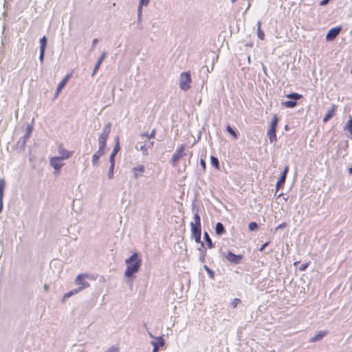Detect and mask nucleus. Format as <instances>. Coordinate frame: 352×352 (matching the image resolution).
Here are the masks:
<instances>
[{
  "instance_id": "nucleus-1",
  "label": "nucleus",
  "mask_w": 352,
  "mask_h": 352,
  "mask_svg": "<svg viewBox=\"0 0 352 352\" xmlns=\"http://www.w3.org/2000/svg\"><path fill=\"white\" fill-rule=\"evenodd\" d=\"M125 263L126 268L124 272V276L127 278H131L140 270L142 265V258L137 252H135L129 258L125 260Z\"/></svg>"
},
{
  "instance_id": "nucleus-2",
  "label": "nucleus",
  "mask_w": 352,
  "mask_h": 352,
  "mask_svg": "<svg viewBox=\"0 0 352 352\" xmlns=\"http://www.w3.org/2000/svg\"><path fill=\"white\" fill-rule=\"evenodd\" d=\"M278 122V118L276 115H274L267 130V135L269 138L270 143L276 142V127Z\"/></svg>"
},
{
  "instance_id": "nucleus-3",
  "label": "nucleus",
  "mask_w": 352,
  "mask_h": 352,
  "mask_svg": "<svg viewBox=\"0 0 352 352\" xmlns=\"http://www.w3.org/2000/svg\"><path fill=\"white\" fill-rule=\"evenodd\" d=\"M191 82L192 79L190 72H183L180 74L179 87L181 89L184 91L189 89L190 87Z\"/></svg>"
},
{
  "instance_id": "nucleus-4",
  "label": "nucleus",
  "mask_w": 352,
  "mask_h": 352,
  "mask_svg": "<svg viewBox=\"0 0 352 352\" xmlns=\"http://www.w3.org/2000/svg\"><path fill=\"white\" fill-rule=\"evenodd\" d=\"M111 124H107L103 129L102 133L98 138L100 152H101L102 150H104L106 146V142L111 131Z\"/></svg>"
},
{
  "instance_id": "nucleus-5",
  "label": "nucleus",
  "mask_w": 352,
  "mask_h": 352,
  "mask_svg": "<svg viewBox=\"0 0 352 352\" xmlns=\"http://www.w3.org/2000/svg\"><path fill=\"white\" fill-rule=\"evenodd\" d=\"M186 146L184 144H182L179 147H178L176 151L172 156L171 158V164L173 166L176 167L178 166L179 161L186 155L185 153Z\"/></svg>"
},
{
  "instance_id": "nucleus-6",
  "label": "nucleus",
  "mask_w": 352,
  "mask_h": 352,
  "mask_svg": "<svg viewBox=\"0 0 352 352\" xmlns=\"http://www.w3.org/2000/svg\"><path fill=\"white\" fill-rule=\"evenodd\" d=\"M287 98L292 100H287L283 102V105L286 108H294L296 106V101L302 98V95L298 93H292L286 96Z\"/></svg>"
},
{
  "instance_id": "nucleus-7",
  "label": "nucleus",
  "mask_w": 352,
  "mask_h": 352,
  "mask_svg": "<svg viewBox=\"0 0 352 352\" xmlns=\"http://www.w3.org/2000/svg\"><path fill=\"white\" fill-rule=\"evenodd\" d=\"M87 276L86 274H81L78 275L75 279V283L80 285L78 289H80V291L89 286V283L85 280V278Z\"/></svg>"
},
{
  "instance_id": "nucleus-8",
  "label": "nucleus",
  "mask_w": 352,
  "mask_h": 352,
  "mask_svg": "<svg viewBox=\"0 0 352 352\" xmlns=\"http://www.w3.org/2000/svg\"><path fill=\"white\" fill-rule=\"evenodd\" d=\"M72 73L67 74L63 78V80L58 83L57 88H56V93L54 94V98H56L58 97V96L59 95V94L60 93L62 89L65 87V85L67 83V82L72 77Z\"/></svg>"
},
{
  "instance_id": "nucleus-9",
  "label": "nucleus",
  "mask_w": 352,
  "mask_h": 352,
  "mask_svg": "<svg viewBox=\"0 0 352 352\" xmlns=\"http://www.w3.org/2000/svg\"><path fill=\"white\" fill-rule=\"evenodd\" d=\"M342 30L341 26L333 28L329 30L326 35V39L327 41L334 40L337 36L340 34Z\"/></svg>"
},
{
  "instance_id": "nucleus-10",
  "label": "nucleus",
  "mask_w": 352,
  "mask_h": 352,
  "mask_svg": "<svg viewBox=\"0 0 352 352\" xmlns=\"http://www.w3.org/2000/svg\"><path fill=\"white\" fill-rule=\"evenodd\" d=\"M191 232L192 234L195 238V240L197 243L201 242V226L192 225L190 223Z\"/></svg>"
},
{
  "instance_id": "nucleus-11",
  "label": "nucleus",
  "mask_w": 352,
  "mask_h": 352,
  "mask_svg": "<svg viewBox=\"0 0 352 352\" xmlns=\"http://www.w3.org/2000/svg\"><path fill=\"white\" fill-rule=\"evenodd\" d=\"M226 258L228 261L234 264H239L243 260V256L241 254L236 255L231 252H228L226 255Z\"/></svg>"
},
{
  "instance_id": "nucleus-12",
  "label": "nucleus",
  "mask_w": 352,
  "mask_h": 352,
  "mask_svg": "<svg viewBox=\"0 0 352 352\" xmlns=\"http://www.w3.org/2000/svg\"><path fill=\"white\" fill-rule=\"evenodd\" d=\"M61 160H63L60 157H52L50 159V164L55 170L59 171L64 165Z\"/></svg>"
},
{
  "instance_id": "nucleus-13",
  "label": "nucleus",
  "mask_w": 352,
  "mask_h": 352,
  "mask_svg": "<svg viewBox=\"0 0 352 352\" xmlns=\"http://www.w3.org/2000/svg\"><path fill=\"white\" fill-rule=\"evenodd\" d=\"M60 158L62 160H67L72 156L73 152L66 150L63 145H60L58 148Z\"/></svg>"
},
{
  "instance_id": "nucleus-14",
  "label": "nucleus",
  "mask_w": 352,
  "mask_h": 352,
  "mask_svg": "<svg viewBox=\"0 0 352 352\" xmlns=\"http://www.w3.org/2000/svg\"><path fill=\"white\" fill-rule=\"evenodd\" d=\"M40 56L39 59L41 62H43L44 58V54H45V50L47 44V38L44 36L43 38L40 40Z\"/></svg>"
},
{
  "instance_id": "nucleus-15",
  "label": "nucleus",
  "mask_w": 352,
  "mask_h": 352,
  "mask_svg": "<svg viewBox=\"0 0 352 352\" xmlns=\"http://www.w3.org/2000/svg\"><path fill=\"white\" fill-rule=\"evenodd\" d=\"M120 149V144H119V138H117L116 145H115L113 152L110 156V161L111 163V168H114V163H115L114 158H115L116 155L117 154V153L119 151Z\"/></svg>"
},
{
  "instance_id": "nucleus-16",
  "label": "nucleus",
  "mask_w": 352,
  "mask_h": 352,
  "mask_svg": "<svg viewBox=\"0 0 352 352\" xmlns=\"http://www.w3.org/2000/svg\"><path fill=\"white\" fill-rule=\"evenodd\" d=\"M145 171V168L142 164L138 165L136 167L133 168L132 172L135 178H138L142 176Z\"/></svg>"
},
{
  "instance_id": "nucleus-17",
  "label": "nucleus",
  "mask_w": 352,
  "mask_h": 352,
  "mask_svg": "<svg viewBox=\"0 0 352 352\" xmlns=\"http://www.w3.org/2000/svg\"><path fill=\"white\" fill-rule=\"evenodd\" d=\"M337 109V106L333 104L330 109H329L328 112L326 113L323 118V122H327L330 118L336 114V111Z\"/></svg>"
},
{
  "instance_id": "nucleus-18",
  "label": "nucleus",
  "mask_w": 352,
  "mask_h": 352,
  "mask_svg": "<svg viewBox=\"0 0 352 352\" xmlns=\"http://www.w3.org/2000/svg\"><path fill=\"white\" fill-rule=\"evenodd\" d=\"M153 352H157L159 346H163L164 345V340L162 337L157 338V342H153Z\"/></svg>"
},
{
  "instance_id": "nucleus-19",
  "label": "nucleus",
  "mask_w": 352,
  "mask_h": 352,
  "mask_svg": "<svg viewBox=\"0 0 352 352\" xmlns=\"http://www.w3.org/2000/svg\"><path fill=\"white\" fill-rule=\"evenodd\" d=\"M288 170H289V167L288 166H286L282 173V175H280L278 181L277 182V184H276V186L277 188L278 187L279 185L280 184H283L285 182V179H286V175L288 173Z\"/></svg>"
},
{
  "instance_id": "nucleus-20",
  "label": "nucleus",
  "mask_w": 352,
  "mask_h": 352,
  "mask_svg": "<svg viewBox=\"0 0 352 352\" xmlns=\"http://www.w3.org/2000/svg\"><path fill=\"white\" fill-rule=\"evenodd\" d=\"M327 334V331H320L318 333H317L316 336L312 337L310 339V342H316L318 340H322L326 335Z\"/></svg>"
},
{
  "instance_id": "nucleus-21",
  "label": "nucleus",
  "mask_w": 352,
  "mask_h": 352,
  "mask_svg": "<svg viewBox=\"0 0 352 352\" xmlns=\"http://www.w3.org/2000/svg\"><path fill=\"white\" fill-rule=\"evenodd\" d=\"M106 56V53L104 52L102 53V54L101 55V56L100 57V58L98 60L96 65H95V67H94V72H93V75H94L96 72L98 70V69L100 68L103 60L104 59Z\"/></svg>"
},
{
  "instance_id": "nucleus-22",
  "label": "nucleus",
  "mask_w": 352,
  "mask_h": 352,
  "mask_svg": "<svg viewBox=\"0 0 352 352\" xmlns=\"http://www.w3.org/2000/svg\"><path fill=\"white\" fill-rule=\"evenodd\" d=\"M215 232L218 235H221L226 232L224 226L221 223L219 222L216 224Z\"/></svg>"
},
{
  "instance_id": "nucleus-23",
  "label": "nucleus",
  "mask_w": 352,
  "mask_h": 352,
  "mask_svg": "<svg viewBox=\"0 0 352 352\" xmlns=\"http://www.w3.org/2000/svg\"><path fill=\"white\" fill-rule=\"evenodd\" d=\"M80 291V289L77 288V289H74L70 292H67L66 294H64L63 298L62 299V302H65L67 298L71 297L74 294H78Z\"/></svg>"
},
{
  "instance_id": "nucleus-24",
  "label": "nucleus",
  "mask_w": 352,
  "mask_h": 352,
  "mask_svg": "<svg viewBox=\"0 0 352 352\" xmlns=\"http://www.w3.org/2000/svg\"><path fill=\"white\" fill-rule=\"evenodd\" d=\"M104 153V150H102L101 152H100V148L96 151V153L93 155L92 157V162L93 164H97V162L99 160V158L101 155H102Z\"/></svg>"
},
{
  "instance_id": "nucleus-25",
  "label": "nucleus",
  "mask_w": 352,
  "mask_h": 352,
  "mask_svg": "<svg viewBox=\"0 0 352 352\" xmlns=\"http://www.w3.org/2000/svg\"><path fill=\"white\" fill-rule=\"evenodd\" d=\"M344 130L349 131L350 135L352 136V117L348 120L344 126Z\"/></svg>"
},
{
  "instance_id": "nucleus-26",
  "label": "nucleus",
  "mask_w": 352,
  "mask_h": 352,
  "mask_svg": "<svg viewBox=\"0 0 352 352\" xmlns=\"http://www.w3.org/2000/svg\"><path fill=\"white\" fill-rule=\"evenodd\" d=\"M210 160L212 166H214L217 170H219L220 167L219 160L216 157L211 156Z\"/></svg>"
},
{
  "instance_id": "nucleus-27",
  "label": "nucleus",
  "mask_w": 352,
  "mask_h": 352,
  "mask_svg": "<svg viewBox=\"0 0 352 352\" xmlns=\"http://www.w3.org/2000/svg\"><path fill=\"white\" fill-rule=\"evenodd\" d=\"M6 186V182L3 179H0V201H2V198L3 195V190Z\"/></svg>"
},
{
  "instance_id": "nucleus-28",
  "label": "nucleus",
  "mask_w": 352,
  "mask_h": 352,
  "mask_svg": "<svg viewBox=\"0 0 352 352\" xmlns=\"http://www.w3.org/2000/svg\"><path fill=\"white\" fill-rule=\"evenodd\" d=\"M204 239L206 241V243H207V245L208 247V248H213V244H212V240L210 238L207 232H205L204 233Z\"/></svg>"
},
{
  "instance_id": "nucleus-29",
  "label": "nucleus",
  "mask_w": 352,
  "mask_h": 352,
  "mask_svg": "<svg viewBox=\"0 0 352 352\" xmlns=\"http://www.w3.org/2000/svg\"><path fill=\"white\" fill-rule=\"evenodd\" d=\"M194 222H192V225H197L201 226V219L199 214L197 212L194 214Z\"/></svg>"
},
{
  "instance_id": "nucleus-30",
  "label": "nucleus",
  "mask_w": 352,
  "mask_h": 352,
  "mask_svg": "<svg viewBox=\"0 0 352 352\" xmlns=\"http://www.w3.org/2000/svg\"><path fill=\"white\" fill-rule=\"evenodd\" d=\"M257 35H258V37L261 40H263L265 38V34L261 29V23L260 22H258Z\"/></svg>"
},
{
  "instance_id": "nucleus-31",
  "label": "nucleus",
  "mask_w": 352,
  "mask_h": 352,
  "mask_svg": "<svg viewBox=\"0 0 352 352\" xmlns=\"http://www.w3.org/2000/svg\"><path fill=\"white\" fill-rule=\"evenodd\" d=\"M226 131L228 133H229L234 139H237V134L232 129V128L228 125L226 126Z\"/></svg>"
},
{
  "instance_id": "nucleus-32",
  "label": "nucleus",
  "mask_w": 352,
  "mask_h": 352,
  "mask_svg": "<svg viewBox=\"0 0 352 352\" xmlns=\"http://www.w3.org/2000/svg\"><path fill=\"white\" fill-rule=\"evenodd\" d=\"M150 0H140L138 12L140 13L142 10V6H147Z\"/></svg>"
},
{
  "instance_id": "nucleus-33",
  "label": "nucleus",
  "mask_w": 352,
  "mask_h": 352,
  "mask_svg": "<svg viewBox=\"0 0 352 352\" xmlns=\"http://www.w3.org/2000/svg\"><path fill=\"white\" fill-rule=\"evenodd\" d=\"M142 135V137H146L148 139L154 138L155 135V130L153 129L149 135L147 133H144Z\"/></svg>"
},
{
  "instance_id": "nucleus-34",
  "label": "nucleus",
  "mask_w": 352,
  "mask_h": 352,
  "mask_svg": "<svg viewBox=\"0 0 352 352\" xmlns=\"http://www.w3.org/2000/svg\"><path fill=\"white\" fill-rule=\"evenodd\" d=\"M239 303H241V300L239 298H234L231 302L232 308H236Z\"/></svg>"
},
{
  "instance_id": "nucleus-35",
  "label": "nucleus",
  "mask_w": 352,
  "mask_h": 352,
  "mask_svg": "<svg viewBox=\"0 0 352 352\" xmlns=\"http://www.w3.org/2000/svg\"><path fill=\"white\" fill-rule=\"evenodd\" d=\"M258 225L256 222H251L248 225V228L250 230H254L257 228Z\"/></svg>"
},
{
  "instance_id": "nucleus-36",
  "label": "nucleus",
  "mask_w": 352,
  "mask_h": 352,
  "mask_svg": "<svg viewBox=\"0 0 352 352\" xmlns=\"http://www.w3.org/2000/svg\"><path fill=\"white\" fill-rule=\"evenodd\" d=\"M107 352H120V349L117 346H111Z\"/></svg>"
},
{
  "instance_id": "nucleus-37",
  "label": "nucleus",
  "mask_w": 352,
  "mask_h": 352,
  "mask_svg": "<svg viewBox=\"0 0 352 352\" xmlns=\"http://www.w3.org/2000/svg\"><path fill=\"white\" fill-rule=\"evenodd\" d=\"M309 263H306L301 265L299 267L300 271H301V272L305 271L309 266Z\"/></svg>"
},
{
  "instance_id": "nucleus-38",
  "label": "nucleus",
  "mask_w": 352,
  "mask_h": 352,
  "mask_svg": "<svg viewBox=\"0 0 352 352\" xmlns=\"http://www.w3.org/2000/svg\"><path fill=\"white\" fill-rule=\"evenodd\" d=\"M200 164H201L203 169L205 170L206 168V164L205 161L204 160H201Z\"/></svg>"
},
{
  "instance_id": "nucleus-39",
  "label": "nucleus",
  "mask_w": 352,
  "mask_h": 352,
  "mask_svg": "<svg viewBox=\"0 0 352 352\" xmlns=\"http://www.w3.org/2000/svg\"><path fill=\"white\" fill-rule=\"evenodd\" d=\"M140 150H141V151H143V153H146V154L147 153H146V150H147V149H146V147L145 146H142L140 147Z\"/></svg>"
},
{
  "instance_id": "nucleus-40",
  "label": "nucleus",
  "mask_w": 352,
  "mask_h": 352,
  "mask_svg": "<svg viewBox=\"0 0 352 352\" xmlns=\"http://www.w3.org/2000/svg\"><path fill=\"white\" fill-rule=\"evenodd\" d=\"M267 245V243L263 244L259 249L260 251H263L264 248Z\"/></svg>"
},
{
  "instance_id": "nucleus-41",
  "label": "nucleus",
  "mask_w": 352,
  "mask_h": 352,
  "mask_svg": "<svg viewBox=\"0 0 352 352\" xmlns=\"http://www.w3.org/2000/svg\"><path fill=\"white\" fill-rule=\"evenodd\" d=\"M329 0H323L321 1L320 5L324 6L328 3Z\"/></svg>"
},
{
  "instance_id": "nucleus-42",
  "label": "nucleus",
  "mask_w": 352,
  "mask_h": 352,
  "mask_svg": "<svg viewBox=\"0 0 352 352\" xmlns=\"http://www.w3.org/2000/svg\"><path fill=\"white\" fill-rule=\"evenodd\" d=\"M48 288H49V286L47 285H44V289L47 291L48 290Z\"/></svg>"
},
{
  "instance_id": "nucleus-43",
  "label": "nucleus",
  "mask_w": 352,
  "mask_h": 352,
  "mask_svg": "<svg viewBox=\"0 0 352 352\" xmlns=\"http://www.w3.org/2000/svg\"><path fill=\"white\" fill-rule=\"evenodd\" d=\"M31 131H32V127L28 126V133H31Z\"/></svg>"
},
{
  "instance_id": "nucleus-44",
  "label": "nucleus",
  "mask_w": 352,
  "mask_h": 352,
  "mask_svg": "<svg viewBox=\"0 0 352 352\" xmlns=\"http://www.w3.org/2000/svg\"><path fill=\"white\" fill-rule=\"evenodd\" d=\"M284 226H285V224H284V223H282V224H280V225H279V226H278V228H282V227H283Z\"/></svg>"
},
{
  "instance_id": "nucleus-45",
  "label": "nucleus",
  "mask_w": 352,
  "mask_h": 352,
  "mask_svg": "<svg viewBox=\"0 0 352 352\" xmlns=\"http://www.w3.org/2000/svg\"><path fill=\"white\" fill-rule=\"evenodd\" d=\"M349 173H350V174H352V168H349Z\"/></svg>"
},
{
  "instance_id": "nucleus-46",
  "label": "nucleus",
  "mask_w": 352,
  "mask_h": 352,
  "mask_svg": "<svg viewBox=\"0 0 352 352\" xmlns=\"http://www.w3.org/2000/svg\"><path fill=\"white\" fill-rule=\"evenodd\" d=\"M96 42H97V39H96V38H95V39L94 40L93 43H96Z\"/></svg>"
},
{
  "instance_id": "nucleus-47",
  "label": "nucleus",
  "mask_w": 352,
  "mask_h": 352,
  "mask_svg": "<svg viewBox=\"0 0 352 352\" xmlns=\"http://www.w3.org/2000/svg\"><path fill=\"white\" fill-rule=\"evenodd\" d=\"M205 267H206V269L207 270L208 272H210V270H209L208 267L206 266Z\"/></svg>"
},
{
  "instance_id": "nucleus-48",
  "label": "nucleus",
  "mask_w": 352,
  "mask_h": 352,
  "mask_svg": "<svg viewBox=\"0 0 352 352\" xmlns=\"http://www.w3.org/2000/svg\"><path fill=\"white\" fill-rule=\"evenodd\" d=\"M298 263H299V262H295L294 265H296Z\"/></svg>"
},
{
  "instance_id": "nucleus-49",
  "label": "nucleus",
  "mask_w": 352,
  "mask_h": 352,
  "mask_svg": "<svg viewBox=\"0 0 352 352\" xmlns=\"http://www.w3.org/2000/svg\"><path fill=\"white\" fill-rule=\"evenodd\" d=\"M113 168H111V166L110 167V170L113 171Z\"/></svg>"
},
{
  "instance_id": "nucleus-50",
  "label": "nucleus",
  "mask_w": 352,
  "mask_h": 352,
  "mask_svg": "<svg viewBox=\"0 0 352 352\" xmlns=\"http://www.w3.org/2000/svg\"><path fill=\"white\" fill-rule=\"evenodd\" d=\"M235 1H236V0H232V2H234Z\"/></svg>"
}]
</instances>
